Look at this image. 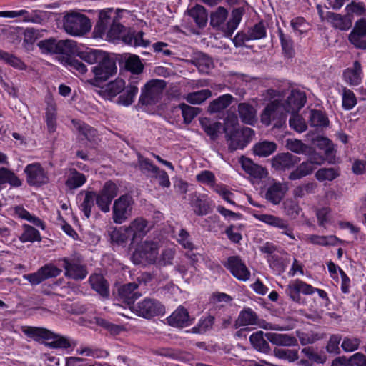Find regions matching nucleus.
Segmentation results:
<instances>
[{
  "label": "nucleus",
  "mask_w": 366,
  "mask_h": 366,
  "mask_svg": "<svg viewBox=\"0 0 366 366\" xmlns=\"http://www.w3.org/2000/svg\"><path fill=\"white\" fill-rule=\"evenodd\" d=\"M134 199L130 194L121 195L114 200L112 207V219L115 224H122L132 214Z\"/></svg>",
  "instance_id": "4"
},
{
  "label": "nucleus",
  "mask_w": 366,
  "mask_h": 366,
  "mask_svg": "<svg viewBox=\"0 0 366 366\" xmlns=\"http://www.w3.org/2000/svg\"><path fill=\"white\" fill-rule=\"evenodd\" d=\"M277 149V145L273 142L264 141L259 142L254 147V153L259 157H268Z\"/></svg>",
  "instance_id": "47"
},
{
  "label": "nucleus",
  "mask_w": 366,
  "mask_h": 366,
  "mask_svg": "<svg viewBox=\"0 0 366 366\" xmlns=\"http://www.w3.org/2000/svg\"><path fill=\"white\" fill-rule=\"evenodd\" d=\"M307 240L312 244L322 246L335 245L337 238L335 236L309 235Z\"/></svg>",
  "instance_id": "57"
},
{
  "label": "nucleus",
  "mask_w": 366,
  "mask_h": 366,
  "mask_svg": "<svg viewBox=\"0 0 366 366\" xmlns=\"http://www.w3.org/2000/svg\"><path fill=\"white\" fill-rule=\"evenodd\" d=\"M254 217L268 225L281 229V233L289 237L291 239H295L293 233V229L290 226L287 220L274 215L267 214H254Z\"/></svg>",
  "instance_id": "13"
},
{
  "label": "nucleus",
  "mask_w": 366,
  "mask_h": 366,
  "mask_svg": "<svg viewBox=\"0 0 366 366\" xmlns=\"http://www.w3.org/2000/svg\"><path fill=\"white\" fill-rule=\"evenodd\" d=\"M285 147L287 149L298 154H304L307 152V145L303 144L300 140L296 139H288L286 140Z\"/></svg>",
  "instance_id": "59"
},
{
  "label": "nucleus",
  "mask_w": 366,
  "mask_h": 366,
  "mask_svg": "<svg viewBox=\"0 0 366 366\" xmlns=\"http://www.w3.org/2000/svg\"><path fill=\"white\" fill-rule=\"evenodd\" d=\"M125 92L121 94L117 99L118 104L124 106L131 105L134 102V98L138 92L137 85L129 84L125 86Z\"/></svg>",
  "instance_id": "48"
},
{
  "label": "nucleus",
  "mask_w": 366,
  "mask_h": 366,
  "mask_svg": "<svg viewBox=\"0 0 366 366\" xmlns=\"http://www.w3.org/2000/svg\"><path fill=\"white\" fill-rule=\"evenodd\" d=\"M125 67L132 74L138 75L142 72L144 65L138 56L132 55L126 61Z\"/></svg>",
  "instance_id": "55"
},
{
  "label": "nucleus",
  "mask_w": 366,
  "mask_h": 366,
  "mask_svg": "<svg viewBox=\"0 0 366 366\" xmlns=\"http://www.w3.org/2000/svg\"><path fill=\"white\" fill-rule=\"evenodd\" d=\"M166 85L165 81L162 79L149 81L142 89L139 104L145 106L156 104L161 99Z\"/></svg>",
  "instance_id": "3"
},
{
  "label": "nucleus",
  "mask_w": 366,
  "mask_h": 366,
  "mask_svg": "<svg viewBox=\"0 0 366 366\" xmlns=\"http://www.w3.org/2000/svg\"><path fill=\"white\" fill-rule=\"evenodd\" d=\"M254 132L249 127H244L241 130L237 129L231 135L225 136L229 142V149L231 151L242 149L246 147L252 139Z\"/></svg>",
  "instance_id": "11"
},
{
  "label": "nucleus",
  "mask_w": 366,
  "mask_h": 366,
  "mask_svg": "<svg viewBox=\"0 0 366 366\" xmlns=\"http://www.w3.org/2000/svg\"><path fill=\"white\" fill-rule=\"evenodd\" d=\"M287 114L288 112H286L283 103L275 100L265 107L261 115V122L267 126L269 125L272 121H276L275 124H282L286 121Z\"/></svg>",
  "instance_id": "7"
},
{
  "label": "nucleus",
  "mask_w": 366,
  "mask_h": 366,
  "mask_svg": "<svg viewBox=\"0 0 366 366\" xmlns=\"http://www.w3.org/2000/svg\"><path fill=\"white\" fill-rule=\"evenodd\" d=\"M63 26L67 34L73 36H82L92 27L89 19L76 11H71L64 15Z\"/></svg>",
  "instance_id": "2"
},
{
  "label": "nucleus",
  "mask_w": 366,
  "mask_h": 366,
  "mask_svg": "<svg viewBox=\"0 0 366 366\" xmlns=\"http://www.w3.org/2000/svg\"><path fill=\"white\" fill-rule=\"evenodd\" d=\"M362 68L360 62L355 61L353 64V67L347 69L343 74L345 81L352 85H358L360 82V74Z\"/></svg>",
  "instance_id": "36"
},
{
  "label": "nucleus",
  "mask_w": 366,
  "mask_h": 366,
  "mask_svg": "<svg viewBox=\"0 0 366 366\" xmlns=\"http://www.w3.org/2000/svg\"><path fill=\"white\" fill-rule=\"evenodd\" d=\"M200 124L204 131L212 140L217 138L218 134L222 127L220 122H214L207 118L201 119Z\"/></svg>",
  "instance_id": "38"
},
{
  "label": "nucleus",
  "mask_w": 366,
  "mask_h": 366,
  "mask_svg": "<svg viewBox=\"0 0 366 366\" xmlns=\"http://www.w3.org/2000/svg\"><path fill=\"white\" fill-rule=\"evenodd\" d=\"M95 192L87 191L85 193V197L80 205L81 211L86 218H89L92 208L94 207Z\"/></svg>",
  "instance_id": "54"
},
{
  "label": "nucleus",
  "mask_w": 366,
  "mask_h": 366,
  "mask_svg": "<svg viewBox=\"0 0 366 366\" xmlns=\"http://www.w3.org/2000/svg\"><path fill=\"white\" fill-rule=\"evenodd\" d=\"M274 355L281 360H287L289 362H294L299 360V352L297 349L274 348Z\"/></svg>",
  "instance_id": "43"
},
{
  "label": "nucleus",
  "mask_w": 366,
  "mask_h": 366,
  "mask_svg": "<svg viewBox=\"0 0 366 366\" xmlns=\"http://www.w3.org/2000/svg\"><path fill=\"white\" fill-rule=\"evenodd\" d=\"M212 97V92L208 89H202L197 92L188 93L184 99L192 104H201Z\"/></svg>",
  "instance_id": "41"
},
{
  "label": "nucleus",
  "mask_w": 366,
  "mask_h": 366,
  "mask_svg": "<svg viewBox=\"0 0 366 366\" xmlns=\"http://www.w3.org/2000/svg\"><path fill=\"white\" fill-rule=\"evenodd\" d=\"M137 164L142 173L150 177L159 169L150 159L143 157L139 153L137 154Z\"/></svg>",
  "instance_id": "42"
},
{
  "label": "nucleus",
  "mask_w": 366,
  "mask_h": 366,
  "mask_svg": "<svg viewBox=\"0 0 366 366\" xmlns=\"http://www.w3.org/2000/svg\"><path fill=\"white\" fill-rule=\"evenodd\" d=\"M24 232L21 234L20 237V240L23 242H34L35 241H41V235L39 232L35 229L34 227L24 224Z\"/></svg>",
  "instance_id": "52"
},
{
  "label": "nucleus",
  "mask_w": 366,
  "mask_h": 366,
  "mask_svg": "<svg viewBox=\"0 0 366 366\" xmlns=\"http://www.w3.org/2000/svg\"><path fill=\"white\" fill-rule=\"evenodd\" d=\"M308 118L310 125L315 128L327 127L330 123L326 114L321 110L312 109Z\"/></svg>",
  "instance_id": "32"
},
{
  "label": "nucleus",
  "mask_w": 366,
  "mask_h": 366,
  "mask_svg": "<svg viewBox=\"0 0 366 366\" xmlns=\"http://www.w3.org/2000/svg\"><path fill=\"white\" fill-rule=\"evenodd\" d=\"M287 190L286 184L281 182H274L268 187L265 194V198L274 205L279 204Z\"/></svg>",
  "instance_id": "24"
},
{
  "label": "nucleus",
  "mask_w": 366,
  "mask_h": 366,
  "mask_svg": "<svg viewBox=\"0 0 366 366\" xmlns=\"http://www.w3.org/2000/svg\"><path fill=\"white\" fill-rule=\"evenodd\" d=\"M39 47L45 53H54L67 54L73 51L75 44L71 40L56 41L54 39H49L40 41L38 43Z\"/></svg>",
  "instance_id": "10"
},
{
  "label": "nucleus",
  "mask_w": 366,
  "mask_h": 366,
  "mask_svg": "<svg viewBox=\"0 0 366 366\" xmlns=\"http://www.w3.org/2000/svg\"><path fill=\"white\" fill-rule=\"evenodd\" d=\"M339 176V173L334 168H321L315 173V177L320 182L332 181Z\"/></svg>",
  "instance_id": "62"
},
{
  "label": "nucleus",
  "mask_w": 366,
  "mask_h": 366,
  "mask_svg": "<svg viewBox=\"0 0 366 366\" xmlns=\"http://www.w3.org/2000/svg\"><path fill=\"white\" fill-rule=\"evenodd\" d=\"M149 230V222L142 217L134 219L127 227V232L131 234L133 242L142 239Z\"/></svg>",
  "instance_id": "22"
},
{
  "label": "nucleus",
  "mask_w": 366,
  "mask_h": 366,
  "mask_svg": "<svg viewBox=\"0 0 366 366\" xmlns=\"http://www.w3.org/2000/svg\"><path fill=\"white\" fill-rule=\"evenodd\" d=\"M139 285L137 282H130L120 286L118 289V295L121 300L130 309L134 305V300L142 294L136 292Z\"/></svg>",
  "instance_id": "20"
},
{
  "label": "nucleus",
  "mask_w": 366,
  "mask_h": 366,
  "mask_svg": "<svg viewBox=\"0 0 366 366\" xmlns=\"http://www.w3.org/2000/svg\"><path fill=\"white\" fill-rule=\"evenodd\" d=\"M315 169V167L311 165L307 161L302 162L297 167L289 174L290 180H297L311 174Z\"/></svg>",
  "instance_id": "37"
},
{
  "label": "nucleus",
  "mask_w": 366,
  "mask_h": 366,
  "mask_svg": "<svg viewBox=\"0 0 366 366\" xmlns=\"http://www.w3.org/2000/svg\"><path fill=\"white\" fill-rule=\"evenodd\" d=\"M224 266L229 269L234 277L239 280L246 281L250 277V272L246 265L237 256L229 257Z\"/></svg>",
  "instance_id": "17"
},
{
  "label": "nucleus",
  "mask_w": 366,
  "mask_h": 366,
  "mask_svg": "<svg viewBox=\"0 0 366 366\" xmlns=\"http://www.w3.org/2000/svg\"><path fill=\"white\" fill-rule=\"evenodd\" d=\"M144 32L129 33L123 37V41L131 46L146 47L149 44V41L144 39Z\"/></svg>",
  "instance_id": "45"
},
{
  "label": "nucleus",
  "mask_w": 366,
  "mask_h": 366,
  "mask_svg": "<svg viewBox=\"0 0 366 366\" xmlns=\"http://www.w3.org/2000/svg\"><path fill=\"white\" fill-rule=\"evenodd\" d=\"M124 89L125 81L123 79L118 78L109 83L106 86L104 92L108 98H113L123 92Z\"/></svg>",
  "instance_id": "46"
},
{
  "label": "nucleus",
  "mask_w": 366,
  "mask_h": 366,
  "mask_svg": "<svg viewBox=\"0 0 366 366\" xmlns=\"http://www.w3.org/2000/svg\"><path fill=\"white\" fill-rule=\"evenodd\" d=\"M188 13L199 27H203L206 25L207 21V13L204 6L196 5L189 9Z\"/></svg>",
  "instance_id": "39"
},
{
  "label": "nucleus",
  "mask_w": 366,
  "mask_h": 366,
  "mask_svg": "<svg viewBox=\"0 0 366 366\" xmlns=\"http://www.w3.org/2000/svg\"><path fill=\"white\" fill-rule=\"evenodd\" d=\"M51 337L47 338V340H51L46 343V345L51 348H63L67 349L71 346V344L66 337L59 335L55 334L51 332Z\"/></svg>",
  "instance_id": "53"
},
{
  "label": "nucleus",
  "mask_w": 366,
  "mask_h": 366,
  "mask_svg": "<svg viewBox=\"0 0 366 366\" xmlns=\"http://www.w3.org/2000/svg\"><path fill=\"white\" fill-rule=\"evenodd\" d=\"M92 287L101 296L107 297L109 295V285L107 280L100 274H92L89 277Z\"/></svg>",
  "instance_id": "33"
},
{
  "label": "nucleus",
  "mask_w": 366,
  "mask_h": 366,
  "mask_svg": "<svg viewBox=\"0 0 366 366\" xmlns=\"http://www.w3.org/2000/svg\"><path fill=\"white\" fill-rule=\"evenodd\" d=\"M244 13V9L242 8L234 9L232 11L229 20L227 24H224L228 11L225 8L219 6L214 12L211 14L210 24L213 27L219 28L224 32V36L230 37L240 23Z\"/></svg>",
  "instance_id": "1"
},
{
  "label": "nucleus",
  "mask_w": 366,
  "mask_h": 366,
  "mask_svg": "<svg viewBox=\"0 0 366 366\" xmlns=\"http://www.w3.org/2000/svg\"><path fill=\"white\" fill-rule=\"evenodd\" d=\"M288 114H291L289 124L292 129L297 132H303L307 129V124L298 112H289Z\"/></svg>",
  "instance_id": "56"
},
{
  "label": "nucleus",
  "mask_w": 366,
  "mask_h": 366,
  "mask_svg": "<svg viewBox=\"0 0 366 366\" xmlns=\"http://www.w3.org/2000/svg\"><path fill=\"white\" fill-rule=\"evenodd\" d=\"M61 273V269L52 264H47L40 267L36 272L24 275V278L31 285H39L43 281L54 278Z\"/></svg>",
  "instance_id": "12"
},
{
  "label": "nucleus",
  "mask_w": 366,
  "mask_h": 366,
  "mask_svg": "<svg viewBox=\"0 0 366 366\" xmlns=\"http://www.w3.org/2000/svg\"><path fill=\"white\" fill-rule=\"evenodd\" d=\"M192 206L194 207V213L199 216L206 215L209 212V206L208 203L197 196L192 200Z\"/></svg>",
  "instance_id": "63"
},
{
  "label": "nucleus",
  "mask_w": 366,
  "mask_h": 366,
  "mask_svg": "<svg viewBox=\"0 0 366 366\" xmlns=\"http://www.w3.org/2000/svg\"><path fill=\"white\" fill-rule=\"evenodd\" d=\"M347 14L351 16L352 14L357 16H365L366 15V8L362 2H355L352 1L347 4L345 7Z\"/></svg>",
  "instance_id": "64"
},
{
  "label": "nucleus",
  "mask_w": 366,
  "mask_h": 366,
  "mask_svg": "<svg viewBox=\"0 0 366 366\" xmlns=\"http://www.w3.org/2000/svg\"><path fill=\"white\" fill-rule=\"evenodd\" d=\"M21 331L28 337L31 338L35 341L46 340L51 337V331L44 327L23 326L21 327Z\"/></svg>",
  "instance_id": "28"
},
{
  "label": "nucleus",
  "mask_w": 366,
  "mask_h": 366,
  "mask_svg": "<svg viewBox=\"0 0 366 366\" xmlns=\"http://www.w3.org/2000/svg\"><path fill=\"white\" fill-rule=\"evenodd\" d=\"M97 64L92 70L94 73V79L91 80V83L94 85H97L99 82L107 81L117 71L115 61L109 58L107 54L104 56V59L99 61Z\"/></svg>",
  "instance_id": "9"
},
{
  "label": "nucleus",
  "mask_w": 366,
  "mask_h": 366,
  "mask_svg": "<svg viewBox=\"0 0 366 366\" xmlns=\"http://www.w3.org/2000/svg\"><path fill=\"white\" fill-rule=\"evenodd\" d=\"M263 332L258 331L253 333L249 337V340L252 346L258 351L267 353L269 350V343L263 337Z\"/></svg>",
  "instance_id": "44"
},
{
  "label": "nucleus",
  "mask_w": 366,
  "mask_h": 366,
  "mask_svg": "<svg viewBox=\"0 0 366 366\" xmlns=\"http://www.w3.org/2000/svg\"><path fill=\"white\" fill-rule=\"evenodd\" d=\"M192 63L200 71L205 73L213 66V62L211 58L202 53L193 60Z\"/></svg>",
  "instance_id": "60"
},
{
  "label": "nucleus",
  "mask_w": 366,
  "mask_h": 366,
  "mask_svg": "<svg viewBox=\"0 0 366 366\" xmlns=\"http://www.w3.org/2000/svg\"><path fill=\"white\" fill-rule=\"evenodd\" d=\"M66 174L67 179L65 184L70 189H75L81 187L86 181L85 175L74 168L69 169Z\"/></svg>",
  "instance_id": "29"
},
{
  "label": "nucleus",
  "mask_w": 366,
  "mask_h": 366,
  "mask_svg": "<svg viewBox=\"0 0 366 366\" xmlns=\"http://www.w3.org/2000/svg\"><path fill=\"white\" fill-rule=\"evenodd\" d=\"M168 324L177 327H183L189 325V316L187 310L179 307L169 317Z\"/></svg>",
  "instance_id": "25"
},
{
  "label": "nucleus",
  "mask_w": 366,
  "mask_h": 366,
  "mask_svg": "<svg viewBox=\"0 0 366 366\" xmlns=\"http://www.w3.org/2000/svg\"><path fill=\"white\" fill-rule=\"evenodd\" d=\"M59 61L70 70H76L81 74H84L87 71L86 66L79 59L73 56L68 55L61 56L59 57Z\"/></svg>",
  "instance_id": "40"
},
{
  "label": "nucleus",
  "mask_w": 366,
  "mask_h": 366,
  "mask_svg": "<svg viewBox=\"0 0 366 366\" xmlns=\"http://www.w3.org/2000/svg\"><path fill=\"white\" fill-rule=\"evenodd\" d=\"M24 172L26 174L27 182L30 185L41 186L49 182L47 174L39 163L27 165Z\"/></svg>",
  "instance_id": "15"
},
{
  "label": "nucleus",
  "mask_w": 366,
  "mask_h": 366,
  "mask_svg": "<svg viewBox=\"0 0 366 366\" xmlns=\"http://www.w3.org/2000/svg\"><path fill=\"white\" fill-rule=\"evenodd\" d=\"M301 353L305 357L306 359L302 358L300 361V364L308 366L310 362L317 364H322L325 362L326 357L322 355H320L317 350L313 347H306L302 349Z\"/></svg>",
  "instance_id": "26"
},
{
  "label": "nucleus",
  "mask_w": 366,
  "mask_h": 366,
  "mask_svg": "<svg viewBox=\"0 0 366 366\" xmlns=\"http://www.w3.org/2000/svg\"><path fill=\"white\" fill-rule=\"evenodd\" d=\"M179 108L182 110L184 123L186 124H190L201 112L200 108L192 107L184 103L180 104Z\"/></svg>",
  "instance_id": "50"
},
{
  "label": "nucleus",
  "mask_w": 366,
  "mask_h": 366,
  "mask_svg": "<svg viewBox=\"0 0 366 366\" xmlns=\"http://www.w3.org/2000/svg\"><path fill=\"white\" fill-rule=\"evenodd\" d=\"M238 113L244 124L252 125L256 122V109L249 104L240 103L238 105Z\"/></svg>",
  "instance_id": "30"
},
{
  "label": "nucleus",
  "mask_w": 366,
  "mask_h": 366,
  "mask_svg": "<svg viewBox=\"0 0 366 366\" xmlns=\"http://www.w3.org/2000/svg\"><path fill=\"white\" fill-rule=\"evenodd\" d=\"M107 54L102 51L92 50L89 51H81L78 53L79 58L89 64H97L104 59Z\"/></svg>",
  "instance_id": "49"
},
{
  "label": "nucleus",
  "mask_w": 366,
  "mask_h": 366,
  "mask_svg": "<svg viewBox=\"0 0 366 366\" xmlns=\"http://www.w3.org/2000/svg\"><path fill=\"white\" fill-rule=\"evenodd\" d=\"M348 40L355 48L366 49V20L361 19L357 21L348 36Z\"/></svg>",
  "instance_id": "14"
},
{
  "label": "nucleus",
  "mask_w": 366,
  "mask_h": 366,
  "mask_svg": "<svg viewBox=\"0 0 366 366\" xmlns=\"http://www.w3.org/2000/svg\"><path fill=\"white\" fill-rule=\"evenodd\" d=\"M112 12V9L107 10H102L99 14V21H97L94 31L99 35L104 34L108 29L112 22L114 21L111 18L110 14Z\"/></svg>",
  "instance_id": "34"
},
{
  "label": "nucleus",
  "mask_w": 366,
  "mask_h": 366,
  "mask_svg": "<svg viewBox=\"0 0 366 366\" xmlns=\"http://www.w3.org/2000/svg\"><path fill=\"white\" fill-rule=\"evenodd\" d=\"M233 100L234 97L229 94L222 95L209 103L207 111L211 114L220 112L227 109Z\"/></svg>",
  "instance_id": "27"
},
{
  "label": "nucleus",
  "mask_w": 366,
  "mask_h": 366,
  "mask_svg": "<svg viewBox=\"0 0 366 366\" xmlns=\"http://www.w3.org/2000/svg\"><path fill=\"white\" fill-rule=\"evenodd\" d=\"M314 292L315 288L312 285L300 280L290 282L285 290L286 294L295 302H300V292L312 295Z\"/></svg>",
  "instance_id": "16"
},
{
  "label": "nucleus",
  "mask_w": 366,
  "mask_h": 366,
  "mask_svg": "<svg viewBox=\"0 0 366 366\" xmlns=\"http://www.w3.org/2000/svg\"><path fill=\"white\" fill-rule=\"evenodd\" d=\"M130 310L140 317L150 318L164 313V307L157 300L146 297L137 305L130 306Z\"/></svg>",
  "instance_id": "6"
},
{
  "label": "nucleus",
  "mask_w": 366,
  "mask_h": 366,
  "mask_svg": "<svg viewBox=\"0 0 366 366\" xmlns=\"http://www.w3.org/2000/svg\"><path fill=\"white\" fill-rule=\"evenodd\" d=\"M61 261L63 262L62 267L65 270L64 275L66 277L79 280L84 279L88 274L86 267L83 264L80 257H64Z\"/></svg>",
  "instance_id": "8"
},
{
  "label": "nucleus",
  "mask_w": 366,
  "mask_h": 366,
  "mask_svg": "<svg viewBox=\"0 0 366 366\" xmlns=\"http://www.w3.org/2000/svg\"><path fill=\"white\" fill-rule=\"evenodd\" d=\"M9 183L11 186L19 187L21 184V180L11 170L2 167L0 169V184Z\"/></svg>",
  "instance_id": "51"
},
{
  "label": "nucleus",
  "mask_w": 366,
  "mask_h": 366,
  "mask_svg": "<svg viewBox=\"0 0 366 366\" xmlns=\"http://www.w3.org/2000/svg\"><path fill=\"white\" fill-rule=\"evenodd\" d=\"M297 336L302 345L313 344L316 341L322 338V336L320 334L312 331L308 332H297Z\"/></svg>",
  "instance_id": "61"
},
{
  "label": "nucleus",
  "mask_w": 366,
  "mask_h": 366,
  "mask_svg": "<svg viewBox=\"0 0 366 366\" xmlns=\"http://www.w3.org/2000/svg\"><path fill=\"white\" fill-rule=\"evenodd\" d=\"M158 244L153 241H144L134 252L132 260L135 264H152L157 260Z\"/></svg>",
  "instance_id": "5"
},
{
  "label": "nucleus",
  "mask_w": 366,
  "mask_h": 366,
  "mask_svg": "<svg viewBox=\"0 0 366 366\" xmlns=\"http://www.w3.org/2000/svg\"><path fill=\"white\" fill-rule=\"evenodd\" d=\"M257 315L250 308L241 311L237 320L235 321V328L242 326L253 325L257 324Z\"/></svg>",
  "instance_id": "35"
},
{
  "label": "nucleus",
  "mask_w": 366,
  "mask_h": 366,
  "mask_svg": "<svg viewBox=\"0 0 366 366\" xmlns=\"http://www.w3.org/2000/svg\"><path fill=\"white\" fill-rule=\"evenodd\" d=\"M265 337L272 344L280 346H295L297 342L294 337L287 334L268 332L265 334Z\"/></svg>",
  "instance_id": "31"
},
{
  "label": "nucleus",
  "mask_w": 366,
  "mask_h": 366,
  "mask_svg": "<svg viewBox=\"0 0 366 366\" xmlns=\"http://www.w3.org/2000/svg\"><path fill=\"white\" fill-rule=\"evenodd\" d=\"M305 102L306 95L304 92L292 90L283 104L286 108V112H298Z\"/></svg>",
  "instance_id": "21"
},
{
  "label": "nucleus",
  "mask_w": 366,
  "mask_h": 366,
  "mask_svg": "<svg viewBox=\"0 0 366 366\" xmlns=\"http://www.w3.org/2000/svg\"><path fill=\"white\" fill-rule=\"evenodd\" d=\"M15 214L21 219H26L34 225L44 228V222L38 217L32 216L28 211L21 207H16L14 209Z\"/></svg>",
  "instance_id": "58"
},
{
  "label": "nucleus",
  "mask_w": 366,
  "mask_h": 366,
  "mask_svg": "<svg viewBox=\"0 0 366 366\" xmlns=\"http://www.w3.org/2000/svg\"><path fill=\"white\" fill-rule=\"evenodd\" d=\"M300 161V157L291 153H280L272 159V167L278 171L288 170Z\"/></svg>",
  "instance_id": "18"
},
{
  "label": "nucleus",
  "mask_w": 366,
  "mask_h": 366,
  "mask_svg": "<svg viewBox=\"0 0 366 366\" xmlns=\"http://www.w3.org/2000/svg\"><path fill=\"white\" fill-rule=\"evenodd\" d=\"M326 22L332 28L340 31H347L352 26V16L349 14L342 15L332 11L326 12Z\"/></svg>",
  "instance_id": "19"
},
{
  "label": "nucleus",
  "mask_w": 366,
  "mask_h": 366,
  "mask_svg": "<svg viewBox=\"0 0 366 366\" xmlns=\"http://www.w3.org/2000/svg\"><path fill=\"white\" fill-rule=\"evenodd\" d=\"M240 163L243 170L254 178L263 179L267 176L268 173L264 167L254 163L249 158L242 157Z\"/></svg>",
  "instance_id": "23"
}]
</instances>
